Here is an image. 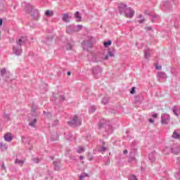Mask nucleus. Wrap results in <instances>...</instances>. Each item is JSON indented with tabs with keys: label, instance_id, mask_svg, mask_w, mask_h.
I'll use <instances>...</instances> for the list:
<instances>
[{
	"label": "nucleus",
	"instance_id": "1",
	"mask_svg": "<svg viewBox=\"0 0 180 180\" xmlns=\"http://www.w3.org/2000/svg\"><path fill=\"white\" fill-rule=\"evenodd\" d=\"M23 5H25V12H26V13H30V16L34 20H39V19H40V12L37 8H34V6L26 1L23 2Z\"/></svg>",
	"mask_w": 180,
	"mask_h": 180
},
{
	"label": "nucleus",
	"instance_id": "2",
	"mask_svg": "<svg viewBox=\"0 0 180 180\" xmlns=\"http://www.w3.org/2000/svg\"><path fill=\"white\" fill-rule=\"evenodd\" d=\"M98 129L99 130H102L103 129H104L105 131L108 133V134L109 133H112V131H113V128H112V125L108 124V122L105 119L100 120V122L98 124Z\"/></svg>",
	"mask_w": 180,
	"mask_h": 180
},
{
	"label": "nucleus",
	"instance_id": "3",
	"mask_svg": "<svg viewBox=\"0 0 180 180\" xmlns=\"http://www.w3.org/2000/svg\"><path fill=\"white\" fill-rule=\"evenodd\" d=\"M94 41H95V39L94 37L89 38L86 41H83L82 42V46H83V50H89V49H92L94 46Z\"/></svg>",
	"mask_w": 180,
	"mask_h": 180
},
{
	"label": "nucleus",
	"instance_id": "4",
	"mask_svg": "<svg viewBox=\"0 0 180 180\" xmlns=\"http://www.w3.org/2000/svg\"><path fill=\"white\" fill-rule=\"evenodd\" d=\"M13 51L15 56H20V54H22V39H19L17 42V46L13 47Z\"/></svg>",
	"mask_w": 180,
	"mask_h": 180
},
{
	"label": "nucleus",
	"instance_id": "5",
	"mask_svg": "<svg viewBox=\"0 0 180 180\" xmlns=\"http://www.w3.org/2000/svg\"><path fill=\"white\" fill-rule=\"evenodd\" d=\"M103 69L100 66H94L91 68L92 75H94V78H99L102 74Z\"/></svg>",
	"mask_w": 180,
	"mask_h": 180
},
{
	"label": "nucleus",
	"instance_id": "6",
	"mask_svg": "<svg viewBox=\"0 0 180 180\" xmlns=\"http://www.w3.org/2000/svg\"><path fill=\"white\" fill-rule=\"evenodd\" d=\"M162 11H165V12H171V9H172V5L169 4V1H163L161 4Z\"/></svg>",
	"mask_w": 180,
	"mask_h": 180
},
{
	"label": "nucleus",
	"instance_id": "7",
	"mask_svg": "<svg viewBox=\"0 0 180 180\" xmlns=\"http://www.w3.org/2000/svg\"><path fill=\"white\" fill-rule=\"evenodd\" d=\"M158 81L159 82H162V81H167V78H168V75L165 72H158L157 75Z\"/></svg>",
	"mask_w": 180,
	"mask_h": 180
},
{
	"label": "nucleus",
	"instance_id": "8",
	"mask_svg": "<svg viewBox=\"0 0 180 180\" xmlns=\"http://www.w3.org/2000/svg\"><path fill=\"white\" fill-rule=\"evenodd\" d=\"M69 126H81V121L78 120V116L75 115L70 122H68Z\"/></svg>",
	"mask_w": 180,
	"mask_h": 180
},
{
	"label": "nucleus",
	"instance_id": "9",
	"mask_svg": "<svg viewBox=\"0 0 180 180\" xmlns=\"http://www.w3.org/2000/svg\"><path fill=\"white\" fill-rule=\"evenodd\" d=\"M1 77H3V78H4L6 82H9V81H11V79H9L11 74L9 73V72L6 71V68H3L1 70Z\"/></svg>",
	"mask_w": 180,
	"mask_h": 180
},
{
	"label": "nucleus",
	"instance_id": "10",
	"mask_svg": "<svg viewBox=\"0 0 180 180\" xmlns=\"http://www.w3.org/2000/svg\"><path fill=\"white\" fill-rule=\"evenodd\" d=\"M15 164H16L17 165H19L20 167H23V164H25V161L22 160V156L20 154L16 155Z\"/></svg>",
	"mask_w": 180,
	"mask_h": 180
},
{
	"label": "nucleus",
	"instance_id": "11",
	"mask_svg": "<svg viewBox=\"0 0 180 180\" xmlns=\"http://www.w3.org/2000/svg\"><path fill=\"white\" fill-rule=\"evenodd\" d=\"M124 14L125 15L126 18H131L133 16H134V11L131 8L127 7Z\"/></svg>",
	"mask_w": 180,
	"mask_h": 180
},
{
	"label": "nucleus",
	"instance_id": "12",
	"mask_svg": "<svg viewBox=\"0 0 180 180\" xmlns=\"http://www.w3.org/2000/svg\"><path fill=\"white\" fill-rule=\"evenodd\" d=\"M127 8V4H124L123 3H120L118 4V10L120 15H123V13H124Z\"/></svg>",
	"mask_w": 180,
	"mask_h": 180
},
{
	"label": "nucleus",
	"instance_id": "13",
	"mask_svg": "<svg viewBox=\"0 0 180 180\" xmlns=\"http://www.w3.org/2000/svg\"><path fill=\"white\" fill-rule=\"evenodd\" d=\"M77 32V27L75 25H70L66 29V32L68 34H72V33H75Z\"/></svg>",
	"mask_w": 180,
	"mask_h": 180
},
{
	"label": "nucleus",
	"instance_id": "14",
	"mask_svg": "<svg viewBox=\"0 0 180 180\" xmlns=\"http://www.w3.org/2000/svg\"><path fill=\"white\" fill-rule=\"evenodd\" d=\"M169 119V115L165 113L162 114L161 116V123L162 124H168V122H167V120Z\"/></svg>",
	"mask_w": 180,
	"mask_h": 180
},
{
	"label": "nucleus",
	"instance_id": "15",
	"mask_svg": "<svg viewBox=\"0 0 180 180\" xmlns=\"http://www.w3.org/2000/svg\"><path fill=\"white\" fill-rule=\"evenodd\" d=\"M55 171H60L61 160H58L53 162Z\"/></svg>",
	"mask_w": 180,
	"mask_h": 180
},
{
	"label": "nucleus",
	"instance_id": "16",
	"mask_svg": "<svg viewBox=\"0 0 180 180\" xmlns=\"http://www.w3.org/2000/svg\"><path fill=\"white\" fill-rule=\"evenodd\" d=\"M53 36L51 35L49 37H46L44 39H42L43 43H45V44H50L53 42Z\"/></svg>",
	"mask_w": 180,
	"mask_h": 180
},
{
	"label": "nucleus",
	"instance_id": "17",
	"mask_svg": "<svg viewBox=\"0 0 180 180\" xmlns=\"http://www.w3.org/2000/svg\"><path fill=\"white\" fill-rule=\"evenodd\" d=\"M171 153H172V154H175L176 155L179 154V153H180L179 147L171 146Z\"/></svg>",
	"mask_w": 180,
	"mask_h": 180
},
{
	"label": "nucleus",
	"instance_id": "18",
	"mask_svg": "<svg viewBox=\"0 0 180 180\" xmlns=\"http://www.w3.org/2000/svg\"><path fill=\"white\" fill-rule=\"evenodd\" d=\"M75 18H76L77 22H81L82 20V17L79 11H76L75 13Z\"/></svg>",
	"mask_w": 180,
	"mask_h": 180
},
{
	"label": "nucleus",
	"instance_id": "19",
	"mask_svg": "<svg viewBox=\"0 0 180 180\" xmlns=\"http://www.w3.org/2000/svg\"><path fill=\"white\" fill-rule=\"evenodd\" d=\"M0 150L2 151H6L8 150V145L6 143L0 142Z\"/></svg>",
	"mask_w": 180,
	"mask_h": 180
},
{
	"label": "nucleus",
	"instance_id": "20",
	"mask_svg": "<svg viewBox=\"0 0 180 180\" xmlns=\"http://www.w3.org/2000/svg\"><path fill=\"white\" fill-rule=\"evenodd\" d=\"M148 160H150L151 162H154V161H155V155H154V152L148 154Z\"/></svg>",
	"mask_w": 180,
	"mask_h": 180
},
{
	"label": "nucleus",
	"instance_id": "21",
	"mask_svg": "<svg viewBox=\"0 0 180 180\" xmlns=\"http://www.w3.org/2000/svg\"><path fill=\"white\" fill-rule=\"evenodd\" d=\"M62 20L65 22L66 23H68L70 22V16L67 13H63V17L62 18Z\"/></svg>",
	"mask_w": 180,
	"mask_h": 180
},
{
	"label": "nucleus",
	"instance_id": "22",
	"mask_svg": "<svg viewBox=\"0 0 180 180\" xmlns=\"http://www.w3.org/2000/svg\"><path fill=\"white\" fill-rule=\"evenodd\" d=\"M150 53H151V50H150V49H145V52H144V58H149L150 57Z\"/></svg>",
	"mask_w": 180,
	"mask_h": 180
},
{
	"label": "nucleus",
	"instance_id": "23",
	"mask_svg": "<svg viewBox=\"0 0 180 180\" xmlns=\"http://www.w3.org/2000/svg\"><path fill=\"white\" fill-rule=\"evenodd\" d=\"M163 154H165V155H167V154H169V153H171V147H168L166 146L163 150H162Z\"/></svg>",
	"mask_w": 180,
	"mask_h": 180
},
{
	"label": "nucleus",
	"instance_id": "24",
	"mask_svg": "<svg viewBox=\"0 0 180 180\" xmlns=\"http://www.w3.org/2000/svg\"><path fill=\"white\" fill-rule=\"evenodd\" d=\"M172 138L176 140H179L180 134L178 132H176V131H174L172 134Z\"/></svg>",
	"mask_w": 180,
	"mask_h": 180
},
{
	"label": "nucleus",
	"instance_id": "25",
	"mask_svg": "<svg viewBox=\"0 0 180 180\" xmlns=\"http://www.w3.org/2000/svg\"><path fill=\"white\" fill-rule=\"evenodd\" d=\"M13 139V138L11 135H8V134L4 135V140H5V141H8V142L12 141Z\"/></svg>",
	"mask_w": 180,
	"mask_h": 180
},
{
	"label": "nucleus",
	"instance_id": "26",
	"mask_svg": "<svg viewBox=\"0 0 180 180\" xmlns=\"http://www.w3.org/2000/svg\"><path fill=\"white\" fill-rule=\"evenodd\" d=\"M172 110L174 115L176 116V117H178L179 116V114H178V107H176V105H174L172 108Z\"/></svg>",
	"mask_w": 180,
	"mask_h": 180
},
{
	"label": "nucleus",
	"instance_id": "27",
	"mask_svg": "<svg viewBox=\"0 0 180 180\" xmlns=\"http://www.w3.org/2000/svg\"><path fill=\"white\" fill-rule=\"evenodd\" d=\"M110 100V98L108 96L104 97L103 98V100L101 101V103H103V105H107V103H109V101Z\"/></svg>",
	"mask_w": 180,
	"mask_h": 180
},
{
	"label": "nucleus",
	"instance_id": "28",
	"mask_svg": "<svg viewBox=\"0 0 180 180\" xmlns=\"http://www.w3.org/2000/svg\"><path fill=\"white\" fill-rule=\"evenodd\" d=\"M36 123H37V119L35 118L29 123V126H31V127H36Z\"/></svg>",
	"mask_w": 180,
	"mask_h": 180
},
{
	"label": "nucleus",
	"instance_id": "29",
	"mask_svg": "<svg viewBox=\"0 0 180 180\" xmlns=\"http://www.w3.org/2000/svg\"><path fill=\"white\" fill-rule=\"evenodd\" d=\"M109 57H115V54H113V52L109 51L108 54L105 56L104 60H108Z\"/></svg>",
	"mask_w": 180,
	"mask_h": 180
},
{
	"label": "nucleus",
	"instance_id": "30",
	"mask_svg": "<svg viewBox=\"0 0 180 180\" xmlns=\"http://www.w3.org/2000/svg\"><path fill=\"white\" fill-rule=\"evenodd\" d=\"M44 13H45V16H49V17H51L53 16V15H54L53 11H50V10L45 11Z\"/></svg>",
	"mask_w": 180,
	"mask_h": 180
},
{
	"label": "nucleus",
	"instance_id": "31",
	"mask_svg": "<svg viewBox=\"0 0 180 180\" xmlns=\"http://www.w3.org/2000/svg\"><path fill=\"white\" fill-rule=\"evenodd\" d=\"M129 160L130 161H134V160H136V155H134V153L131 152L129 153Z\"/></svg>",
	"mask_w": 180,
	"mask_h": 180
},
{
	"label": "nucleus",
	"instance_id": "32",
	"mask_svg": "<svg viewBox=\"0 0 180 180\" xmlns=\"http://www.w3.org/2000/svg\"><path fill=\"white\" fill-rule=\"evenodd\" d=\"M43 115L45 117H47L48 119H50V117H51V112L44 111Z\"/></svg>",
	"mask_w": 180,
	"mask_h": 180
},
{
	"label": "nucleus",
	"instance_id": "33",
	"mask_svg": "<svg viewBox=\"0 0 180 180\" xmlns=\"http://www.w3.org/2000/svg\"><path fill=\"white\" fill-rule=\"evenodd\" d=\"M86 176H89V174H88L84 172V173H82V174L79 176V180H84V179L85 177H86Z\"/></svg>",
	"mask_w": 180,
	"mask_h": 180
},
{
	"label": "nucleus",
	"instance_id": "34",
	"mask_svg": "<svg viewBox=\"0 0 180 180\" xmlns=\"http://www.w3.org/2000/svg\"><path fill=\"white\" fill-rule=\"evenodd\" d=\"M140 102H141V96H139V95L136 96H135V103H139Z\"/></svg>",
	"mask_w": 180,
	"mask_h": 180
},
{
	"label": "nucleus",
	"instance_id": "35",
	"mask_svg": "<svg viewBox=\"0 0 180 180\" xmlns=\"http://www.w3.org/2000/svg\"><path fill=\"white\" fill-rule=\"evenodd\" d=\"M103 44L104 47H109V46H112V41L108 40V41H105Z\"/></svg>",
	"mask_w": 180,
	"mask_h": 180
},
{
	"label": "nucleus",
	"instance_id": "36",
	"mask_svg": "<svg viewBox=\"0 0 180 180\" xmlns=\"http://www.w3.org/2000/svg\"><path fill=\"white\" fill-rule=\"evenodd\" d=\"M128 180H139L137 176L134 174H131L128 177Z\"/></svg>",
	"mask_w": 180,
	"mask_h": 180
},
{
	"label": "nucleus",
	"instance_id": "37",
	"mask_svg": "<svg viewBox=\"0 0 180 180\" xmlns=\"http://www.w3.org/2000/svg\"><path fill=\"white\" fill-rule=\"evenodd\" d=\"M96 110V106L95 105L91 106L89 108V112H91V113H94Z\"/></svg>",
	"mask_w": 180,
	"mask_h": 180
},
{
	"label": "nucleus",
	"instance_id": "38",
	"mask_svg": "<svg viewBox=\"0 0 180 180\" xmlns=\"http://www.w3.org/2000/svg\"><path fill=\"white\" fill-rule=\"evenodd\" d=\"M76 32H79V30H82V27H84L81 25H77L76 27Z\"/></svg>",
	"mask_w": 180,
	"mask_h": 180
},
{
	"label": "nucleus",
	"instance_id": "39",
	"mask_svg": "<svg viewBox=\"0 0 180 180\" xmlns=\"http://www.w3.org/2000/svg\"><path fill=\"white\" fill-rule=\"evenodd\" d=\"M84 151H85L84 148H79L77 149V153H78V154H81V153H84Z\"/></svg>",
	"mask_w": 180,
	"mask_h": 180
},
{
	"label": "nucleus",
	"instance_id": "40",
	"mask_svg": "<svg viewBox=\"0 0 180 180\" xmlns=\"http://www.w3.org/2000/svg\"><path fill=\"white\" fill-rule=\"evenodd\" d=\"M174 176H175V178H176V179L180 180V169L179 170V172H178V173H176V174H174Z\"/></svg>",
	"mask_w": 180,
	"mask_h": 180
},
{
	"label": "nucleus",
	"instance_id": "41",
	"mask_svg": "<svg viewBox=\"0 0 180 180\" xmlns=\"http://www.w3.org/2000/svg\"><path fill=\"white\" fill-rule=\"evenodd\" d=\"M65 101V97L64 96V95L60 96L59 102H64Z\"/></svg>",
	"mask_w": 180,
	"mask_h": 180
},
{
	"label": "nucleus",
	"instance_id": "42",
	"mask_svg": "<svg viewBox=\"0 0 180 180\" xmlns=\"http://www.w3.org/2000/svg\"><path fill=\"white\" fill-rule=\"evenodd\" d=\"M32 161L34 164H39V158H33Z\"/></svg>",
	"mask_w": 180,
	"mask_h": 180
},
{
	"label": "nucleus",
	"instance_id": "43",
	"mask_svg": "<svg viewBox=\"0 0 180 180\" xmlns=\"http://www.w3.org/2000/svg\"><path fill=\"white\" fill-rule=\"evenodd\" d=\"M131 95H134L136 94V87H132L130 91Z\"/></svg>",
	"mask_w": 180,
	"mask_h": 180
},
{
	"label": "nucleus",
	"instance_id": "44",
	"mask_svg": "<svg viewBox=\"0 0 180 180\" xmlns=\"http://www.w3.org/2000/svg\"><path fill=\"white\" fill-rule=\"evenodd\" d=\"M177 22L178 21L175 20L174 21H171V25H173L174 27H176Z\"/></svg>",
	"mask_w": 180,
	"mask_h": 180
},
{
	"label": "nucleus",
	"instance_id": "45",
	"mask_svg": "<svg viewBox=\"0 0 180 180\" xmlns=\"http://www.w3.org/2000/svg\"><path fill=\"white\" fill-rule=\"evenodd\" d=\"M58 136L57 135H56V138H54V136H53L51 137V141H56V140H58Z\"/></svg>",
	"mask_w": 180,
	"mask_h": 180
},
{
	"label": "nucleus",
	"instance_id": "46",
	"mask_svg": "<svg viewBox=\"0 0 180 180\" xmlns=\"http://www.w3.org/2000/svg\"><path fill=\"white\" fill-rule=\"evenodd\" d=\"M20 39H22L21 44H22V43H26V41L27 40V39L25 37H22Z\"/></svg>",
	"mask_w": 180,
	"mask_h": 180
},
{
	"label": "nucleus",
	"instance_id": "47",
	"mask_svg": "<svg viewBox=\"0 0 180 180\" xmlns=\"http://www.w3.org/2000/svg\"><path fill=\"white\" fill-rule=\"evenodd\" d=\"M66 49H67V50H72V46H71V44H68L66 46Z\"/></svg>",
	"mask_w": 180,
	"mask_h": 180
},
{
	"label": "nucleus",
	"instance_id": "48",
	"mask_svg": "<svg viewBox=\"0 0 180 180\" xmlns=\"http://www.w3.org/2000/svg\"><path fill=\"white\" fill-rule=\"evenodd\" d=\"M4 119H6V120H11V117L7 114L4 115Z\"/></svg>",
	"mask_w": 180,
	"mask_h": 180
},
{
	"label": "nucleus",
	"instance_id": "49",
	"mask_svg": "<svg viewBox=\"0 0 180 180\" xmlns=\"http://www.w3.org/2000/svg\"><path fill=\"white\" fill-rule=\"evenodd\" d=\"M131 150H134V151H136V148H134V142L131 143Z\"/></svg>",
	"mask_w": 180,
	"mask_h": 180
},
{
	"label": "nucleus",
	"instance_id": "50",
	"mask_svg": "<svg viewBox=\"0 0 180 180\" xmlns=\"http://www.w3.org/2000/svg\"><path fill=\"white\" fill-rule=\"evenodd\" d=\"M88 160H89V161H92V160H94V156H90V155H89V156H88Z\"/></svg>",
	"mask_w": 180,
	"mask_h": 180
},
{
	"label": "nucleus",
	"instance_id": "51",
	"mask_svg": "<svg viewBox=\"0 0 180 180\" xmlns=\"http://www.w3.org/2000/svg\"><path fill=\"white\" fill-rule=\"evenodd\" d=\"M152 117H154L155 119L158 117V114H157V113L153 114Z\"/></svg>",
	"mask_w": 180,
	"mask_h": 180
},
{
	"label": "nucleus",
	"instance_id": "52",
	"mask_svg": "<svg viewBox=\"0 0 180 180\" xmlns=\"http://www.w3.org/2000/svg\"><path fill=\"white\" fill-rule=\"evenodd\" d=\"M155 68H156L157 70H161V69L162 68V66H161V65H156V66H155Z\"/></svg>",
	"mask_w": 180,
	"mask_h": 180
},
{
	"label": "nucleus",
	"instance_id": "53",
	"mask_svg": "<svg viewBox=\"0 0 180 180\" xmlns=\"http://www.w3.org/2000/svg\"><path fill=\"white\" fill-rule=\"evenodd\" d=\"M31 112H32V113H36V108H32V110H31Z\"/></svg>",
	"mask_w": 180,
	"mask_h": 180
},
{
	"label": "nucleus",
	"instance_id": "54",
	"mask_svg": "<svg viewBox=\"0 0 180 180\" xmlns=\"http://www.w3.org/2000/svg\"><path fill=\"white\" fill-rule=\"evenodd\" d=\"M1 168H2V169H6V167H5V163L4 162L2 163Z\"/></svg>",
	"mask_w": 180,
	"mask_h": 180
},
{
	"label": "nucleus",
	"instance_id": "55",
	"mask_svg": "<svg viewBox=\"0 0 180 180\" xmlns=\"http://www.w3.org/2000/svg\"><path fill=\"white\" fill-rule=\"evenodd\" d=\"M57 124H58V120H55L53 122V126H57Z\"/></svg>",
	"mask_w": 180,
	"mask_h": 180
},
{
	"label": "nucleus",
	"instance_id": "56",
	"mask_svg": "<svg viewBox=\"0 0 180 180\" xmlns=\"http://www.w3.org/2000/svg\"><path fill=\"white\" fill-rule=\"evenodd\" d=\"M72 135L69 134V135H68L67 139H68V140H71V138H72Z\"/></svg>",
	"mask_w": 180,
	"mask_h": 180
},
{
	"label": "nucleus",
	"instance_id": "57",
	"mask_svg": "<svg viewBox=\"0 0 180 180\" xmlns=\"http://www.w3.org/2000/svg\"><path fill=\"white\" fill-rule=\"evenodd\" d=\"M149 123H154V120L153 118L149 119L148 120Z\"/></svg>",
	"mask_w": 180,
	"mask_h": 180
},
{
	"label": "nucleus",
	"instance_id": "58",
	"mask_svg": "<svg viewBox=\"0 0 180 180\" xmlns=\"http://www.w3.org/2000/svg\"><path fill=\"white\" fill-rule=\"evenodd\" d=\"M139 23H144V19L139 20Z\"/></svg>",
	"mask_w": 180,
	"mask_h": 180
},
{
	"label": "nucleus",
	"instance_id": "59",
	"mask_svg": "<svg viewBox=\"0 0 180 180\" xmlns=\"http://www.w3.org/2000/svg\"><path fill=\"white\" fill-rule=\"evenodd\" d=\"M146 30H153L151 27H146Z\"/></svg>",
	"mask_w": 180,
	"mask_h": 180
},
{
	"label": "nucleus",
	"instance_id": "60",
	"mask_svg": "<svg viewBox=\"0 0 180 180\" xmlns=\"http://www.w3.org/2000/svg\"><path fill=\"white\" fill-rule=\"evenodd\" d=\"M2 23H4V20L2 18H0V26H2Z\"/></svg>",
	"mask_w": 180,
	"mask_h": 180
},
{
	"label": "nucleus",
	"instance_id": "61",
	"mask_svg": "<svg viewBox=\"0 0 180 180\" xmlns=\"http://www.w3.org/2000/svg\"><path fill=\"white\" fill-rule=\"evenodd\" d=\"M26 139V137L22 136V142L25 143V140Z\"/></svg>",
	"mask_w": 180,
	"mask_h": 180
},
{
	"label": "nucleus",
	"instance_id": "62",
	"mask_svg": "<svg viewBox=\"0 0 180 180\" xmlns=\"http://www.w3.org/2000/svg\"><path fill=\"white\" fill-rule=\"evenodd\" d=\"M127 153H129V151H127V149H125V150L123 151V154H127Z\"/></svg>",
	"mask_w": 180,
	"mask_h": 180
},
{
	"label": "nucleus",
	"instance_id": "63",
	"mask_svg": "<svg viewBox=\"0 0 180 180\" xmlns=\"http://www.w3.org/2000/svg\"><path fill=\"white\" fill-rule=\"evenodd\" d=\"M101 151H106V148L105 147H103L101 148Z\"/></svg>",
	"mask_w": 180,
	"mask_h": 180
},
{
	"label": "nucleus",
	"instance_id": "64",
	"mask_svg": "<svg viewBox=\"0 0 180 180\" xmlns=\"http://www.w3.org/2000/svg\"><path fill=\"white\" fill-rule=\"evenodd\" d=\"M79 160H84V156H79Z\"/></svg>",
	"mask_w": 180,
	"mask_h": 180
}]
</instances>
